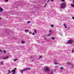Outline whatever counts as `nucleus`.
<instances>
[{"label":"nucleus","mask_w":74,"mask_h":74,"mask_svg":"<svg viewBox=\"0 0 74 74\" xmlns=\"http://www.w3.org/2000/svg\"><path fill=\"white\" fill-rule=\"evenodd\" d=\"M60 70H63V67H62L60 68Z\"/></svg>","instance_id":"obj_15"},{"label":"nucleus","mask_w":74,"mask_h":74,"mask_svg":"<svg viewBox=\"0 0 74 74\" xmlns=\"http://www.w3.org/2000/svg\"><path fill=\"white\" fill-rule=\"evenodd\" d=\"M73 42H74L73 40L72 39H70L67 41V43L69 44H72V43H73Z\"/></svg>","instance_id":"obj_4"},{"label":"nucleus","mask_w":74,"mask_h":74,"mask_svg":"<svg viewBox=\"0 0 74 74\" xmlns=\"http://www.w3.org/2000/svg\"><path fill=\"white\" fill-rule=\"evenodd\" d=\"M3 51H4V53H6V51H5V50H4Z\"/></svg>","instance_id":"obj_29"},{"label":"nucleus","mask_w":74,"mask_h":74,"mask_svg":"<svg viewBox=\"0 0 74 74\" xmlns=\"http://www.w3.org/2000/svg\"><path fill=\"white\" fill-rule=\"evenodd\" d=\"M25 43V42L24 41H21V43H22V44H24V43Z\"/></svg>","instance_id":"obj_16"},{"label":"nucleus","mask_w":74,"mask_h":74,"mask_svg":"<svg viewBox=\"0 0 74 74\" xmlns=\"http://www.w3.org/2000/svg\"><path fill=\"white\" fill-rule=\"evenodd\" d=\"M3 11H4V10L2 8L0 7V12H2Z\"/></svg>","instance_id":"obj_7"},{"label":"nucleus","mask_w":74,"mask_h":74,"mask_svg":"<svg viewBox=\"0 0 74 74\" xmlns=\"http://www.w3.org/2000/svg\"><path fill=\"white\" fill-rule=\"evenodd\" d=\"M16 68H15L12 70L11 71L10 70H8V73H7V74H9L10 73H12V74H15V73H16Z\"/></svg>","instance_id":"obj_2"},{"label":"nucleus","mask_w":74,"mask_h":74,"mask_svg":"<svg viewBox=\"0 0 74 74\" xmlns=\"http://www.w3.org/2000/svg\"><path fill=\"white\" fill-rule=\"evenodd\" d=\"M0 64L1 65H3V61H1L0 62Z\"/></svg>","instance_id":"obj_12"},{"label":"nucleus","mask_w":74,"mask_h":74,"mask_svg":"<svg viewBox=\"0 0 74 74\" xmlns=\"http://www.w3.org/2000/svg\"><path fill=\"white\" fill-rule=\"evenodd\" d=\"M30 70V68H28L26 69H24L21 71V73L22 74H23V72H24L25 71H26V70Z\"/></svg>","instance_id":"obj_5"},{"label":"nucleus","mask_w":74,"mask_h":74,"mask_svg":"<svg viewBox=\"0 0 74 74\" xmlns=\"http://www.w3.org/2000/svg\"><path fill=\"white\" fill-rule=\"evenodd\" d=\"M32 34L33 35H34L35 34H34V33L33 32V33H32Z\"/></svg>","instance_id":"obj_32"},{"label":"nucleus","mask_w":74,"mask_h":74,"mask_svg":"<svg viewBox=\"0 0 74 74\" xmlns=\"http://www.w3.org/2000/svg\"><path fill=\"white\" fill-rule=\"evenodd\" d=\"M49 0H48L47 1V2L48 3V2H49Z\"/></svg>","instance_id":"obj_36"},{"label":"nucleus","mask_w":74,"mask_h":74,"mask_svg":"<svg viewBox=\"0 0 74 74\" xmlns=\"http://www.w3.org/2000/svg\"><path fill=\"white\" fill-rule=\"evenodd\" d=\"M0 51H1V49H0Z\"/></svg>","instance_id":"obj_39"},{"label":"nucleus","mask_w":74,"mask_h":74,"mask_svg":"<svg viewBox=\"0 0 74 74\" xmlns=\"http://www.w3.org/2000/svg\"><path fill=\"white\" fill-rule=\"evenodd\" d=\"M49 33H51V34H52V33H53V32H52V30H49Z\"/></svg>","instance_id":"obj_10"},{"label":"nucleus","mask_w":74,"mask_h":74,"mask_svg":"<svg viewBox=\"0 0 74 74\" xmlns=\"http://www.w3.org/2000/svg\"><path fill=\"white\" fill-rule=\"evenodd\" d=\"M54 64H55V65H58V64H58V63H56V62H54Z\"/></svg>","instance_id":"obj_14"},{"label":"nucleus","mask_w":74,"mask_h":74,"mask_svg":"<svg viewBox=\"0 0 74 74\" xmlns=\"http://www.w3.org/2000/svg\"><path fill=\"white\" fill-rule=\"evenodd\" d=\"M71 68H73V66H72L71 67Z\"/></svg>","instance_id":"obj_37"},{"label":"nucleus","mask_w":74,"mask_h":74,"mask_svg":"<svg viewBox=\"0 0 74 74\" xmlns=\"http://www.w3.org/2000/svg\"><path fill=\"white\" fill-rule=\"evenodd\" d=\"M64 26L65 29L66 28H67V25H66V24H64Z\"/></svg>","instance_id":"obj_8"},{"label":"nucleus","mask_w":74,"mask_h":74,"mask_svg":"<svg viewBox=\"0 0 74 74\" xmlns=\"http://www.w3.org/2000/svg\"><path fill=\"white\" fill-rule=\"evenodd\" d=\"M73 3H74V0H73Z\"/></svg>","instance_id":"obj_38"},{"label":"nucleus","mask_w":74,"mask_h":74,"mask_svg":"<svg viewBox=\"0 0 74 74\" xmlns=\"http://www.w3.org/2000/svg\"><path fill=\"white\" fill-rule=\"evenodd\" d=\"M1 19V18H0V20Z\"/></svg>","instance_id":"obj_40"},{"label":"nucleus","mask_w":74,"mask_h":74,"mask_svg":"<svg viewBox=\"0 0 74 74\" xmlns=\"http://www.w3.org/2000/svg\"><path fill=\"white\" fill-rule=\"evenodd\" d=\"M8 58V56H7L5 57H4L3 58V59H7Z\"/></svg>","instance_id":"obj_11"},{"label":"nucleus","mask_w":74,"mask_h":74,"mask_svg":"<svg viewBox=\"0 0 74 74\" xmlns=\"http://www.w3.org/2000/svg\"><path fill=\"white\" fill-rule=\"evenodd\" d=\"M71 6L72 7H73V8L74 7V4L71 3Z\"/></svg>","instance_id":"obj_13"},{"label":"nucleus","mask_w":74,"mask_h":74,"mask_svg":"<svg viewBox=\"0 0 74 74\" xmlns=\"http://www.w3.org/2000/svg\"><path fill=\"white\" fill-rule=\"evenodd\" d=\"M60 34V36H62V33H59Z\"/></svg>","instance_id":"obj_31"},{"label":"nucleus","mask_w":74,"mask_h":74,"mask_svg":"<svg viewBox=\"0 0 74 74\" xmlns=\"http://www.w3.org/2000/svg\"><path fill=\"white\" fill-rule=\"evenodd\" d=\"M45 70L46 72L47 73V74H50V73H49L50 70H49V68L48 67H46L45 68Z\"/></svg>","instance_id":"obj_3"},{"label":"nucleus","mask_w":74,"mask_h":74,"mask_svg":"<svg viewBox=\"0 0 74 74\" xmlns=\"http://www.w3.org/2000/svg\"><path fill=\"white\" fill-rule=\"evenodd\" d=\"M50 1H53V0H50Z\"/></svg>","instance_id":"obj_33"},{"label":"nucleus","mask_w":74,"mask_h":74,"mask_svg":"<svg viewBox=\"0 0 74 74\" xmlns=\"http://www.w3.org/2000/svg\"><path fill=\"white\" fill-rule=\"evenodd\" d=\"M47 5V3H46L45 6V8L46 7V5Z\"/></svg>","instance_id":"obj_26"},{"label":"nucleus","mask_w":74,"mask_h":74,"mask_svg":"<svg viewBox=\"0 0 74 74\" xmlns=\"http://www.w3.org/2000/svg\"><path fill=\"white\" fill-rule=\"evenodd\" d=\"M30 21H28L27 22V23L28 24H29V23H30Z\"/></svg>","instance_id":"obj_21"},{"label":"nucleus","mask_w":74,"mask_h":74,"mask_svg":"<svg viewBox=\"0 0 74 74\" xmlns=\"http://www.w3.org/2000/svg\"><path fill=\"white\" fill-rule=\"evenodd\" d=\"M16 60H18V59H16L14 60V61H16Z\"/></svg>","instance_id":"obj_23"},{"label":"nucleus","mask_w":74,"mask_h":74,"mask_svg":"<svg viewBox=\"0 0 74 74\" xmlns=\"http://www.w3.org/2000/svg\"><path fill=\"white\" fill-rule=\"evenodd\" d=\"M74 52V50L73 49L72 50V53H73V52Z\"/></svg>","instance_id":"obj_25"},{"label":"nucleus","mask_w":74,"mask_h":74,"mask_svg":"<svg viewBox=\"0 0 74 74\" xmlns=\"http://www.w3.org/2000/svg\"><path fill=\"white\" fill-rule=\"evenodd\" d=\"M51 36V34H49L48 35H47V37H48V36Z\"/></svg>","instance_id":"obj_24"},{"label":"nucleus","mask_w":74,"mask_h":74,"mask_svg":"<svg viewBox=\"0 0 74 74\" xmlns=\"http://www.w3.org/2000/svg\"><path fill=\"white\" fill-rule=\"evenodd\" d=\"M61 1L62 2H65V1L64 0H61Z\"/></svg>","instance_id":"obj_18"},{"label":"nucleus","mask_w":74,"mask_h":74,"mask_svg":"<svg viewBox=\"0 0 74 74\" xmlns=\"http://www.w3.org/2000/svg\"><path fill=\"white\" fill-rule=\"evenodd\" d=\"M51 27H54V26L53 25H51Z\"/></svg>","instance_id":"obj_20"},{"label":"nucleus","mask_w":74,"mask_h":74,"mask_svg":"<svg viewBox=\"0 0 74 74\" xmlns=\"http://www.w3.org/2000/svg\"><path fill=\"white\" fill-rule=\"evenodd\" d=\"M8 1V0H5V1L6 2H7Z\"/></svg>","instance_id":"obj_27"},{"label":"nucleus","mask_w":74,"mask_h":74,"mask_svg":"<svg viewBox=\"0 0 74 74\" xmlns=\"http://www.w3.org/2000/svg\"><path fill=\"white\" fill-rule=\"evenodd\" d=\"M25 33H27V32H29V31L27 29H26L25 30Z\"/></svg>","instance_id":"obj_9"},{"label":"nucleus","mask_w":74,"mask_h":74,"mask_svg":"<svg viewBox=\"0 0 74 74\" xmlns=\"http://www.w3.org/2000/svg\"><path fill=\"white\" fill-rule=\"evenodd\" d=\"M55 67V68H56H56H58V66H56Z\"/></svg>","instance_id":"obj_30"},{"label":"nucleus","mask_w":74,"mask_h":74,"mask_svg":"<svg viewBox=\"0 0 74 74\" xmlns=\"http://www.w3.org/2000/svg\"><path fill=\"white\" fill-rule=\"evenodd\" d=\"M0 51L1 52V53H3V51H1V50Z\"/></svg>","instance_id":"obj_35"},{"label":"nucleus","mask_w":74,"mask_h":74,"mask_svg":"<svg viewBox=\"0 0 74 74\" xmlns=\"http://www.w3.org/2000/svg\"><path fill=\"white\" fill-rule=\"evenodd\" d=\"M51 38L52 40H55V38L53 37H52Z\"/></svg>","instance_id":"obj_22"},{"label":"nucleus","mask_w":74,"mask_h":74,"mask_svg":"<svg viewBox=\"0 0 74 74\" xmlns=\"http://www.w3.org/2000/svg\"><path fill=\"white\" fill-rule=\"evenodd\" d=\"M66 64H67V65H71V64H72V62H67L66 63Z\"/></svg>","instance_id":"obj_6"},{"label":"nucleus","mask_w":74,"mask_h":74,"mask_svg":"<svg viewBox=\"0 0 74 74\" xmlns=\"http://www.w3.org/2000/svg\"><path fill=\"white\" fill-rule=\"evenodd\" d=\"M42 57V56H41L39 58V59H41V58Z\"/></svg>","instance_id":"obj_19"},{"label":"nucleus","mask_w":74,"mask_h":74,"mask_svg":"<svg viewBox=\"0 0 74 74\" xmlns=\"http://www.w3.org/2000/svg\"><path fill=\"white\" fill-rule=\"evenodd\" d=\"M66 3L64 2L60 4V8L62 9H64L66 8Z\"/></svg>","instance_id":"obj_1"},{"label":"nucleus","mask_w":74,"mask_h":74,"mask_svg":"<svg viewBox=\"0 0 74 74\" xmlns=\"http://www.w3.org/2000/svg\"><path fill=\"white\" fill-rule=\"evenodd\" d=\"M29 34H31V33H32V32H29Z\"/></svg>","instance_id":"obj_34"},{"label":"nucleus","mask_w":74,"mask_h":74,"mask_svg":"<svg viewBox=\"0 0 74 74\" xmlns=\"http://www.w3.org/2000/svg\"><path fill=\"white\" fill-rule=\"evenodd\" d=\"M72 18L73 19V20H74V17H72Z\"/></svg>","instance_id":"obj_28"},{"label":"nucleus","mask_w":74,"mask_h":74,"mask_svg":"<svg viewBox=\"0 0 74 74\" xmlns=\"http://www.w3.org/2000/svg\"><path fill=\"white\" fill-rule=\"evenodd\" d=\"M34 32L35 33H37V31H36V29H34Z\"/></svg>","instance_id":"obj_17"}]
</instances>
